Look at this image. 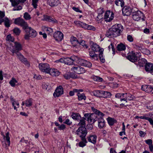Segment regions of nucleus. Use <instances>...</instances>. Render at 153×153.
I'll list each match as a JSON object with an SVG mask.
<instances>
[{
	"instance_id": "nucleus-48",
	"label": "nucleus",
	"mask_w": 153,
	"mask_h": 153,
	"mask_svg": "<svg viewBox=\"0 0 153 153\" xmlns=\"http://www.w3.org/2000/svg\"><path fill=\"white\" fill-rule=\"evenodd\" d=\"M39 0H32V4L35 8H36L37 6V3H38Z\"/></svg>"
},
{
	"instance_id": "nucleus-35",
	"label": "nucleus",
	"mask_w": 153,
	"mask_h": 153,
	"mask_svg": "<svg viewBox=\"0 0 153 153\" xmlns=\"http://www.w3.org/2000/svg\"><path fill=\"white\" fill-rule=\"evenodd\" d=\"M107 120L108 123L110 126L113 125L114 123L117 122L116 120L110 117L107 118Z\"/></svg>"
},
{
	"instance_id": "nucleus-50",
	"label": "nucleus",
	"mask_w": 153,
	"mask_h": 153,
	"mask_svg": "<svg viewBox=\"0 0 153 153\" xmlns=\"http://www.w3.org/2000/svg\"><path fill=\"white\" fill-rule=\"evenodd\" d=\"M104 116H98L99 117H98V120H97L98 121V123L102 122H105L103 117Z\"/></svg>"
},
{
	"instance_id": "nucleus-17",
	"label": "nucleus",
	"mask_w": 153,
	"mask_h": 153,
	"mask_svg": "<svg viewBox=\"0 0 153 153\" xmlns=\"http://www.w3.org/2000/svg\"><path fill=\"white\" fill-rule=\"evenodd\" d=\"M17 56L20 60L23 62L26 65L27 67L30 66V64L26 58H24V56L20 53L17 54Z\"/></svg>"
},
{
	"instance_id": "nucleus-47",
	"label": "nucleus",
	"mask_w": 153,
	"mask_h": 153,
	"mask_svg": "<svg viewBox=\"0 0 153 153\" xmlns=\"http://www.w3.org/2000/svg\"><path fill=\"white\" fill-rule=\"evenodd\" d=\"M78 44L81 45L86 48H88V46L85 44V41L83 40H81L80 41V42H79Z\"/></svg>"
},
{
	"instance_id": "nucleus-6",
	"label": "nucleus",
	"mask_w": 153,
	"mask_h": 153,
	"mask_svg": "<svg viewBox=\"0 0 153 153\" xmlns=\"http://www.w3.org/2000/svg\"><path fill=\"white\" fill-rule=\"evenodd\" d=\"M10 50L13 53H16L17 54L19 53V51L21 50L22 49V45L19 43L16 42L14 43V45L12 44H10Z\"/></svg>"
},
{
	"instance_id": "nucleus-1",
	"label": "nucleus",
	"mask_w": 153,
	"mask_h": 153,
	"mask_svg": "<svg viewBox=\"0 0 153 153\" xmlns=\"http://www.w3.org/2000/svg\"><path fill=\"white\" fill-rule=\"evenodd\" d=\"M123 29V27L121 24H115L107 31L106 35L109 37H116L120 36Z\"/></svg>"
},
{
	"instance_id": "nucleus-59",
	"label": "nucleus",
	"mask_w": 153,
	"mask_h": 153,
	"mask_svg": "<svg viewBox=\"0 0 153 153\" xmlns=\"http://www.w3.org/2000/svg\"><path fill=\"white\" fill-rule=\"evenodd\" d=\"M5 16L4 12L1 11H0V19L3 20V18Z\"/></svg>"
},
{
	"instance_id": "nucleus-43",
	"label": "nucleus",
	"mask_w": 153,
	"mask_h": 153,
	"mask_svg": "<svg viewBox=\"0 0 153 153\" xmlns=\"http://www.w3.org/2000/svg\"><path fill=\"white\" fill-rule=\"evenodd\" d=\"M144 89H145V91L147 93L150 92L152 91V87L150 85H143Z\"/></svg>"
},
{
	"instance_id": "nucleus-18",
	"label": "nucleus",
	"mask_w": 153,
	"mask_h": 153,
	"mask_svg": "<svg viewBox=\"0 0 153 153\" xmlns=\"http://www.w3.org/2000/svg\"><path fill=\"white\" fill-rule=\"evenodd\" d=\"M76 56H73L71 57H66L65 58V64L68 65H72L74 62H75Z\"/></svg>"
},
{
	"instance_id": "nucleus-7",
	"label": "nucleus",
	"mask_w": 153,
	"mask_h": 153,
	"mask_svg": "<svg viewBox=\"0 0 153 153\" xmlns=\"http://www.w3.org/2000/svg\"><path fill=\"white\" fill-rule=\"evenodd\" d=\"M39 68L42 71L46 73H48L50 69L49 64L46 63H42L39 64Z\"/></svg>"
},
{
	"instance_id": "nucleus-10",
	"label": "nucleus",
	"mask_w": 153,
	"mask_h": 153,
	"mask_svg": "<svg viewBox=\"0 0 153 153\" xmlns=\"http://www.w3.org/2000/svg\"><path fill=\"white\" fill-rule=\"evenodd\" d=\"M105 19L108 22L111 21L113 19L114 14L109 11H107L105 14Z\"/></svg>"
},
{
	"instance_id": "nucleus-61",
	"label": "nucleus",
	"mask_w": 153,
	"mask_h": 153,
	"mask_svg": "<svg viewBox=\"0 0 153 153\" xmlns=\"http://www.w3.org/2000/svg\"><path fill=\"white\" fill-rule=\"evenodd\" d=\"M82 22L79 21H75L74 22V23L78 27H81L82 25Z\"/></svg>"
},
{
	"instance_id": "nucleus-20",
	"label": "nucleus",
	"mask_w": 153,
	"mask_h": 153,
	"mask_svg": "<svg viewBox=\"0 0 153 153\" xmlns=\"http://www.w3.org/2000/svg\"><path fill=\"white\" fill-rule=\"evenodd\" d=\"M81 27L82 28L88 30H92L93 31H94L96 30V28L94 27L92 25H88L86 23H84L83 22L82 23V25Z\"/></svg>"
},
{
	"instance_id": "nucleus-38",
	"label": "nucleus",
	"mask_w": 153,
	"mask_h": 153,
	"mask_svg": "<svg viewBox=\"0 0 153 153\" xmlns=\"http://www.w3.org/2000/svg\"><path fill=\"white\" fill-rule=\"evenodd\" d=\"M77 95L79 100H82L83 99L84 100H85L86 99V97L84 94H80L78 92Z\"/></svg>"
},
{
	"instance_id": "nucleus-54",
	"label": "nucleus",
	"mask_w": 153,
	"mask_h": 153,
	"mask_svg": "<svg viewBox=\"0 0 153 153\" xmlns=\"http://www.w3.org/2000/svg\"><path fill=\"white\" fill-rule=\"evenodd\" d=\"M78 90L77 89H74L73 91L69 92V94L70 96H72L74 95V92H78Z\"/></svg>"
},
{
	"instance_id": "nucleus-56",
	"label": "nucleus",
	"mask_w": 153,
	"mask_h": 153,
	"mask_svg": "<svg viewBox=\"0 0 153 153\" xmlns=\"http://www.w3.org/2000/svg\"><path fill=\"white\" fill-rule=\"evenodd\" d=\"M13 38L11 36V35L10 34L8 35L6 38V40L7 41H13Z\"/></svg>"
},
{
	"instance_id": "nucleus-13",
	"label": "nucleus",
	"mask_w": 153,
	"mask_h": 153,
	"mask_svg": "<svg viewBox=\"0 0 153 153\" xmlns=\"http://www.w3.org/2000/svg\"><path fill=\"white\" fill-rule=\"evenodd\" d=\"M128 59L132 62H135L137 60V54L133 51H132L129 54L128 56Z\"/></svg>"
},
{
	"instance_id": "nucleus-2",
	"label": "nucleus",
	"mask_w": 153,
	"mask_h": 153,
	"mask_svg": "<svg viewBox=\"0 0 153 153\" xmlns=\"http://www.w3.org/2000/svg\"><path fill=\"white\" fill-rule=\"evenodd\" d=\"M24 30L26 33L25 35L24 38L26 40L29 39L30 37L34 38L37 34V32L31 27H29L28 25Z\"/></svg>"
},
{
	"instance_id": "nucleus-16",
	"label": "nucleus",
	"mask_w": 153,
	"mask_h": 153,
	"mask_svg": "<svg viewBox=\"0 0 153 153\" xmlns=\"http://www.w3.org/2000/svg\"><path fill=\"white\" fill-rule=\"evenodd\" d=\"M132 12L131 9L128 6H124L122 9V13L124 16H130Z\"/></svg>"
},
{
	"instance_id": "nucleus-25",
	"label": "nucleus",
	"mask_w": 153,
	"mask_h": 153,
	"mask_svg": "<svg viewBox=\"0 0 153 153\" xmlns=\"http://www.w3.org/2000/svg\"><path fill=\"white\" fill-rule=\"evenodd\" d=\"M9 133L7 132L5 134V135H4V139L6 140V142L5 143L6 147L9 146L10 144V137L9 136Z\"/></svg>"
},
{
	"instance_id": "nucleus-36",
	"label": "nucleus",
	"mask_w": 153,
	"mask_h": 153,
	"mask_svg": "<svg viewBox=\"0 0 153 153\" xmlns=\"http://www.w3.org/2000/svg\"><path fill=\"white\" fill-rule=\"evenodd\" d=\"M115 3L116 5H120L121 7H123L124 5V2L123 0H116L115 1Z\"/></svg>"
},
{
	"instance_id": "nucleus-26",
	"label": "nucleus",
	"mask_w": 153,
	"mask_h": 153,
	"mask_svg": "<svg viewBox=\"0 0 153 153\" xmlns=\"http://www.w3.org/2000/svg\"><path fill=\"white\" fill-rule=\"evenodd\" d=\"M91 48L93 51L96 52H99L101 50V49L98 45L94 43L91 45Z\"/></svg>"
},
{
	"instance_id": "nucleus-58",
	"label": "nucleus",
	"mask_w": 153,
	"mask_h": 153,
	"mask_svg": "<svg viewBox=\"0 0 153 153\" xmlns=\"http://www.w3.org/2000/svg\"><path fill=\"white\" fill-rule=\"evenodd\" d=\"M146 143L150 146L152 144V140L151 139H148L145 140Z\"/></svg>"
},
{
	"instance_id": "nucleus-22",
	"label": "nucleus",
	"mask_w": 153,
	"mask_h": 153,
	"mask_svg": "<svg viewBox=\"0 0 153 153\" xmlns=\"http://www.w3.org/2000/svg\"><path fill=\"white\" fill-rule=\"evenodd\" d=\"M125 94V101L126 102H127V100L129 101L133 100L135 98V97L131 94L128 93H124Z\"/></svg>"
},
{
	"instance_id": "nucleus-40",
	"label": "nucleus",
	"mask_w": 153,
	"mask_h": 153,
	"mask_svg": "<svg viewBox=\"0 0 153 153\" xmlns=\"http://www.w3.org/2000/svg\"><path fill=\"white\" fill-rule=\"evenodd\" d=\"M32 100H33L31 98L26 100L25 104L26 106L29 107L31 106L32 104Z\"/></svg>"
},
{
	"instance_id": "nucleus-62",
	"label": "nucleus",
	"mask_w": 153,
	"mask_h": 153,
	"mask_svg": "<svg viewBox=\"0 0 153 153\" xmlns=\"http://www.w3.org/2000/svg\"><path fill=\"white\" fill-rule=\"evenodd\" d=\"M64 78L66 79H68L70 78V72H68L64 75Z\"/></svg>"
},
{
	"instance_id": "nucleus-11",
	"label": "nucleus",
	"mask_w": 153,
	"mask_h": 153,
	"mask_svg": "<svg viewBox=\"0 0 153 153\" xmlns=\"http://www.w3.org/2000/svg\"><path fill=\"white\" fill-rule=\"evenodd\" d=\"M143 16V14L141 11H137L133 12L132 18L134 20L138 21L140 20Z\"/></svg>"
},
{
	"instance_id": "nucleus-46",
	"label": "nucleus",
	"mask_w": 153,
	"mask_h": 153,
	"mask_svg": "<svg viewBox=\"0 0 153 153\" xmlns=\"http://www.w3.org/2000/svg\"><path fill=\"white\" fill-rule=\"evenodd\" d=\"M24 18L26 20H29L31 19L30 15L27 12H25L24 15Z\"/></svg>"
},
{
	"instance_id": "nucleus-4",
	"label": "nucleus",
	"mask_w": 153,
	"mask_h": 153,
	"mask_svg": "<svg viewBox=\"0 0 153 153\" xmlns=\"http://www.w3.org/2000/svg\"><path fill=\"white\" fill-rule=\"evenodd\" d=\"M84 117L87 119V121L90 123H94L98 120V115L96 114H91L90 113H85Z\"/></svg>"
},
{
	"instance_id": "nucleus-21",
	"label": "nucleus",
	"mask_w": 153,
	"mask_h": 153,
	"mask_svg": "<svg viewBox=\"0 0 153 153\" xmlns=\"http://www.w3.org/2000/svg\"><path fill=\"white\" fill-rule=\"evenodd\" d=\"M50 75L52 76H57L59 74V72L56 69L50 68L48 73Z\"/></svg>"
},
{
	"instance_id": "nucleus-60",
	"label": "nucleus",
	"mask_w": 153,
	"mask_h": 153,
	"mask_svg": "<svg viewBox=\"0 0 153 153\" xmlns=\"http://www.w3.org/2000/svg\"><path fill=\"white\" fill-rule=\"evenodd\" d=\"M127 40L130 42H132L133 41V38L132 36L130 35H128L127 36Z\"/></svg>"
},
{
	"instance_id": "nucleus-44",
	"label": "nucleus",
	"mask_w": 153,
	"mask_h": 153,
	"mask_svg": "<svg viewBox=\"0 0 153 153\" xmlns=\"http://www.w3.org/2000/svg\"><path fill=\"white\" fill-rule=\"evenodd\" d=\"M13 33L16 35H19L21 32V30L17 27L15 28L13 30Z\"/></svg>"
},
{
	"instance_id": "nucleus-42",
	"label": "nucleus",
	"mask_w": 153,
	"mask_h": 153,
	"mask_svg": "<svg viewBox=\"0 0 153 153\" xmlns=\"http://www.w3.org/2000/svg\"><path fill=\"white\" fill-rule=\"evenodd\" d=\"M103 49L102 48L101 49V50H100L99 52H100L99 56L101 60V62H105V59H104L103 57Z\"/></svg>"
},
{
	"instance_id": "nucleus-55",
	"label": "nucleus",
	"mask_w": 153,
	"mask_h": 153,
	"mask_svg": "<svg viewBox=\"0 0 153 153\" xmlns=\"http://www.w3.org/2000/svg\"><path fill=\"white\" fill-rule=\"evenodd\" d=\"M65 58H62L60 59L56 60L55 62H61L62 63H64L65 64Z\"/></svg>"
},
{
	"instance_id": "nucleus-24",
	"label": "nucleus",
	"mask_w": 153,
	"mask_h": 153,
	"mask_svg": "<svg viewBox=\"0 0 153 153\" xmlns=\"http://www.w3.org/2000/svg\"><path fill=\"white\" fill-rule=\"evenodd\" d=\"M44 20L53 24H56L58 23L56 19L52 18L48 16H44Z\"/></svg>"
},
{
	"instance_id": "nucleus-32",
	"label": "nucleus",
	"mask_w": 153,
	"mask_h": 153,
	"mask_svg": "<svg viewBox=\"0 0 153 153\" xmlns=\"http://www.w3.org/2000/svg\"><path fill=\"white\" fill-rule=\"evenodd\" d=\"M89 55L91 57L92 59L95 60H98V56L95 53L94 51H90Z\"/></svg>"
},
{
	"instance_id": "nucleus-37",
	"label": "nucleus",
	"mask_w": 153,
	"mask_h": 153,
	"mask_svg": "<svg viewBox=\"0 0 153 153\" xmlns=\"http://www.w3.org/2000/svg\"><path fill=\"white\" fill-rule=\"evenodd\" d=\"M117 49L118 51H124L126 49V46L123 44L120 43L117 45Z\"/></svg>"
},
{
	"instance_id": "nucleus-3",
	"label": "nucleus",
	"mask_w": 153,
	"mask_h": 153,
	"mask_svg": "<svg viewBox=\"0 0 153 153\" xmlns=\"http://www.w3.org/2000/svg\"><path fill=\"white\" fill-rule=\"evenodd\" d=\"M86 129L84 127H80L76 131V134L80 137L82 141L87 143L85 137L87 134Z\"/></svg>"
},
{
	"instance_id": "nucleus-41",
	"label": "nucleus",
	"mask_w": 153,
	"mask_h": 153,
	"mask_svg": "<svg viewBox=\"0 0 153 153\" xmlns=\"http://www.w3.org/2000/svg\"><path fill=\"white\" fill-rule=\"evenodd\" d=\"M92 110L94 113V114H96L99 116H104V114L102 112L94 108V107L92 108Z\"/></svg>"
},
{
	"instance_id": "nucleus-27",
	"label": "nucleus",
	"mask_w": 153,
	"mask_h": 153,
	"mask_svg": "<svg viewBox=\"0 0 153 153\" xmlns=\"http://www.w3.org/2000/svg\"><path fill=\"white\" fill-rule=\"evenodd\" d=\"M97 137L96 135H91L87 138L88 140L93 144L96 142Z\"/></svg>"
},
{
	"instance_id": "nucleus-5",
	"label": "nucleus",
	"mask_w": 153,
	"mask_h": 153,
	"mask_svg": "<svg viewBox=\"0 0 153 153\" xmlns=\"http://www.w3.org/2000/svg\"><path fill=\"white\" fill-rule=\"evenodd\" d=\"M92 94L95 96L105 98L110 97L111 96L110 92L104 91H95L92 92Z\"/></svg>"
},
{
	"instance_id": "nucleus-14",
	"label": "nucleus",
	"mask_w": 153,
	"mask_h": 153,
	"mask_svg": "<svg viewBox=\"0 0 153 153\" xmlns=\"http://www.w3.org/2000/svg\"><path fill=\"white\" fill-rule=\"evenodd\" d=\"M63 92V91L62 87L61 86H59L55 90L53 94V96L55 97H58L62 94Z\"/></svg>"
},
{
	"instance_id": "nucleus-34",
	"label": "nucleus",
	"mask_w": 153,
	"mask_h": 153,
	"mask_svg": "<svg viewBox=\"0 0 153 153\" xmlns=\"http://www.w3.org/2000/svg\"><path fill=\"white\" fill-rule=\"evenodd\" d=\"M147 63V61L144 58H142L138 60V64L140 66L143 67L144 65H146Z\"/></svg>"
},
{
	"instance_id": "nucleus-29",
	"label": "nucleus",
	"mask_w": 153,
	"mask_h": 153,
	"mask_svg": "<svg viewBox=\"0 0 153 153\" xmlns=\"http://www.w3.org/2000/svg\"><path fill=\"white\" fill-rule=\"evenodd\" d=\"M76 59L75 62L78 64L83 66L85 62H86V60L84 59L79 58L77 56H76L75 57Z\"/></svg>"
},
{
	"instance_id": "nucleus-28",
	"label": "nucleus",
	"mask_w": 153,
	"mask_h": 153,
	"mask_svg": "<svg viewBox=\"0 0 153 153\" xmlns=\"http://www.w3.org/2000/svg\"><path fill=\"white\" fill-rule=\"evenodd\" d=\"M71 117L74 120L78 121H79L81 118L80 115L79 113H72Z\"/></svg>"
},
{
	"instance_id": "nucleus-51",
	"label": "nucleus",
	"mask_w": 153,
	"mask_h": 153,
	"mask_svg": "<svg viewBox=\"0 0 153 153\" xmlns=\"http://www.w3.org/2000/svg\"><path fill=\"white\" fill-rule=\"evenodd\" d=\"M93 79L94 81L98 82H101L102 80V78L97 76H95Z\"/></svg>"
},
{
	"instance_id": "nucleus-45",
	"label": "nucleus",
	"mask_w": 153,
	"mask_h": 153,
	"mask_svg": "<svg viewBox=\"0 0 153 153\" xmlns=\"http://www.w3.org/2000/svg\"><path fill=\"white\" fill-rule=\"evenodd\" d=\"M17 82L16 79L12 78L10 82L9 83L12 87H14L16 83Z\"/></svg>"
},
{
	"instance_id": "nucleus-53",
	"label": "nucleus",
	"mask_w": 153,
	"mask_h": 153,
	"mask_svg": "<svg viewBox=\"0 0 153 153\" xmlns=\"http://www.w3.org/2000/svg\"><path fill=\"white\" fill-rule=\"evenodd\" d=\"M143 53L147 55H149L150 54L151 52L149 50L147 49H145L143 50Z\"/></svg>"
},
{
	"instance_id": "nucleus-49",
	"label": "nucleus",
	"mask_w": 153,
	"mask_h": 153,
	"mask_svg": "<svg viewBox=\"0 0 153 153\" xmlns=\"http://www.w3.org/2000/svg\"><path fill=\"white\" fill-rule=\"evenodd\" d=\"M92 64L86 60V62H85L84 66L88 67V68H90L91 67Z\"/></svg>"
},
{
	"instance_id": "nucleus-23",
	"label": "nucleus",
	"mask_w": 153,
	"mask_h": 153,
	"mask_svg": "<svg viewBox=\"0 0 153 153\" xmlns=\"http://www.w3.org/2000/svg\"><path fill=\"white\" fill-rule=\"evenodd\" d=\"M145 69L146 71H151L152 73L153 74V64L150 63H147L145 65Z\"/></svg>"
},
{
	"instance_id": "nucleus-57",
	"label": "nucleus",
	"mask_w": 153,
	"mask_h": 153,
	"mask_svg": "<svg viewBox=\"0 0 153 153\" xmlns=\"http://www.w3.org/2000/svg\"><path fill=\"white\" fill-rule=\"evenodd\" d=\"M45 30L47 32L48 34H50L53 32V29L50 28L46 27Z\"/></svg>"
},
{
	"instance_id": "nucleus-9",
	"label": "nucleus",
	"mask_w": 153,
	"mask_h": 153,
	"mask_svg": "<svg viewBox=\"0 0 153 153\" xmlns=\"http://www.w3.org/2000/svg\"><path fill=\"white\" fill-rule=\"evenodd\" d=\"M10 1L11 2L12 6L14 7L13 10H18L22 9V8L21 5H18L19 3V0H10Z\"/></svg>"
},
{
	"instance_id": "nucleus-8",
	"label": "nucleus",
	"mask_w": 153,
	"mask_h": 153,
	"mask_svg": "<svg viewBox=\"0 0 153 153\" xmlns=\"http://www.w3.org/2000/svg\"><path fill=\"white\" fill-rule=\"evenodd\" d=\"M14 22L15 24L22 27L24 29L28 25L23 19L19 17L16 19Z\"/></svg>"
},
{
	"instance_id": "nucleus-19",
	"label": "nucleus",
	"mask_w": 153,
	"mask_h": 153,
	"mask_svg": "<svg viewBox=\"0 0 153 153\" xmlns=\"http://www.w3.org/2000/svg\"><path fill=\"white\" fill-rule=\"evenodd\" d=\"M47 4L51 7H55L60 4V2L59 0H48Z\"/></svg>"
},
{
	"instance_id": "nucleus-15",
	"label": "nucleus",
	"mask_w": 153,
	"mask_h": 153,
	"mask_svg": "<svg viewBox=\"0 0 153 153\" xmlns=\"http://www.w3.org/2000/svg\"><path fill=\"white\" fill-rule=\"evenodd\" d=\"M71 70L74 71L75 73L78 74H81L84 73L85 70L84 69L80 66L72 67Z\"/></svg>"
},
{
	"instance_id": "nucleus-64",
	"label": "nucleus",
	"mask_w": 153,
	"mask_h": 153,
	"mask_svg": "<svg viewBox=\"0 0 153 153\" xmlns=\"http://www.w3.org/2000/svg\"><path fill=\"white\" fill-rule=\"evenodd\" d=\"M65 128V126L64 124H62L58 127V129L59 130H63Z\"/></svg>"
},
{
	"instance_id": "nucleus-63",
	"label": "nucleus",
	"mask_w": 153,
	"mask_h": 153,
	"mask_svg": "<svg viewBox=\"0 0 153 153\" xmlns=\"http://www.w3.org/2000/svg\"><path fill=\"white\" fill-rule=\"evenodd\" d=\"M70 78L76 79L77 77L73 73L70 72Z\"/></svg>"
},
{
	"instance_id": "nucleus-33",
	"label": "nucleus",
	"mask_w": 153,
	"mask_h": 153,
	"mask_svg": "<svg viewBox=\"0 0 153 153\" xmlns=\"http://www.w3.org/2000/svg\"><path fill=\"white\" fill-rule=\"evenodd\" d=\"M87 119L85 117H83L79 120V123L78 125L81 126V127L84 126L85 127V121Z\"/></svg>"
},
{
	"instance_id": "nucleus-12",
	"label": "nucleus",
	"mask_w": 153,
	"mask_h": 153,
	"mask_svg": "<svg viewBox=\"0 0 153 153\" xmlns=\"http://www.w3.org/2000/svg\"><path fill=\"white\" fill-rule=\"evenodd\" d=\"M53 36L56 41H61L63 38V35L61 32L57 31L54 33Z\"/></svg>"
},
{
	"instance_id": "nucleus-39",
	"label": "nucleus",
	"mask_w": 153,
	"mask_h": 153,
	"mask_svg": "<svg viewBox=\"0 0 153 153\" xmlns=\"http://www.w3.org/2000/svg\"><path fill=\"white\" fill-rule=\"evenodd\" d=\"M3 22H4L5 26L7 27H9L10 26V20L7 17H5L3 20Z\"/></svg>"
},
{
	"instance_id": "nucleus-52",
	"label": "nucleus",
	"mask_w": 153,
	"mask_h": 153,
	"mask_svg": "<svg viewBox=\"0 0 153 153\" xmlns=\"http://www.w3.org/2000/svg\"><path fill=\"white\" fill-rule=\"evenodd\" d=\"M42 87L43 89L48 90L50 89V87L49 86L48 83H45L42 85Z\"/></svg>"
},
{
	"instance_id": "nucleus-31",
	"label": "nucleus",
	"mask_w": 153,
	"mask_h": 153,
	"mask_svg": "<svg viewBox=\"0 0 153 153\" xmlns=\"http://www.w3.org/2000/svg\"><path fill=\"white\" fill-rule=\"evenodd\" d=\"M115 97L117 98L120 99V101L123 100L125 101L124 93H117L115 95Z\"/></svg>"
},
{
	"instance_id": "nucleus-30",
	"label": "nucleus",
	"mask_w": 153,
	"mask_h": 153,
	"mask_svg": "<svg viewBox=\"0 0 153 153\" xmlns=\"http://www.w3.org/2000/svg\"><path fill=\"white\" fill-rule=\"evenodd\" d=\"M71 44L74 47L77 46V45L78 44L79 41L75 37H71Z\"/></svg>"
}]
</instances>
